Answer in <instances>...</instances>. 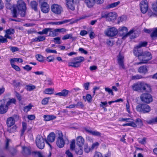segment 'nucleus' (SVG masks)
<instances>
[{"label": "nucleus", "mask_w": 157, "mask_h": 157, "mask_svg": "<svg viewBox=\"0 0 157 157\" xmlns=\"http://www.w3.org/2000/svg\"><path fill=\"white\" fill-rule=\"evenodd\" d=\"M72 38V35L71 34H66L63 36L62 37L63 40H66L68 39H71Z\"/></svg>", "instance_id": "52"}, {"label": "nucleus", "mask_w": 157, "mask_h": 157, "mask_svg": "<svg viewBox=\"0 0 157 157\" xmlns=\"http://www.w3.org/2000/svg\"><path fill=\"white\" fill-rule=\"evenodd\" d=\"M140 9L141 12L143 13H146L148 9L147 1V0H143L140 3Z\"/></svg>", "instance_id": "16"}, {"label": "nucleus", "mask_w": 157, "mask_h": 157, "mask_svg": "<svg viewBox=\"0 0 157 157\" xmlns=\"http://www.w3.org/2000/svg\"><path fill=\"white\" fill-rule=\"evenodd\" d=\"M51 30L50 28H46L43 29L42 31L37 32V33L39 35L47 34Z\"/></svg>", "instance_id": "36"}, {"label": "nucleus", "mask_w": 157, "mask_h": 157, "mask_svg": "<svg viewBox=\"0 0 157 157\" xmlns=\"http://www.w3.org/2000/svg\"><path fill=\"white\" fill-rule=\"evenodd\" d=\"M38 3L35 1H32L30 2V6L32 9L35 11H38Z\"/></svg>", "instance_id": "30"}, {"label": "nucleus", "mask_w": 157, "mask_h": 157, "mask_svg": "<svg viewBox=\"0 0 157 157\" xmlns=\"http://www.w3.org/2000/svg\"><path fill=\"white\" fill-rule=\"evenodd\" d=\"M132 88L134 91H143L147 93H150L151 91V86L142 82L133 84L132 86Z\"/></svg>", "instance_id": "1"}, {"label": "nucleus", "mask_w": 157, "mask_h": 157, "mask_svg": "<svg viewBox=\"0 0 157 157\" xmlns=\"http://www.w3.org/2000/svg\"><path fill=\"white\" fill-rule=\"evenodd\" d=\"M10 63L11 67L17 71H21V68L18 66L15 65L14 63L10 62Z\"/></svg>", "instance_id": "44"}, {"label": "nucleus", "mask_w": 157, "mask_h": 157, "mask_svg": "<svg viewBox=\"0 0 157 157\" xmlns=\"http://www.w3.org/2000/svg\"><path fill=\"white\" fill-rule=\"evenodd\" d=\"M71 20L69 19L65 20L62 21L56 22L55 24L56 25H61L69 22Z\"/></svg>", "instance_id": "53"}, {"label": "nucleus", "mask_w": 157, "mask_h": 157, "mask_svg": "<svg viewBox=\"0 0 157 157\" xmlns=\"http://www.w3.org/2000/svg\"><path fill=\"white\" fill-rule=\"evenodd\" d=\"M41 11L44 13H47L50 10L49 6L47 2L43 3L40 4Z\"/></svg>", "instance_id": "21"}, {"label": "nucleus", "mask_w": 157, "mask_h": 157, "mask_svg": "<svg viewBox=\"0 0 157 157\" xmlns=\"http://www.w3.org/2000/svg\"><path fill=\"white\" fill-rule=\"evenodd\" d=\"M75 105H76V108L78 107L82 108L84 107V105L83 104L82 102L81 101H78L77 103Z\"/></svg>", "instance_id": "61"}, {"label": "nucleus", "mask_w": 157, "mask_h": 157, "mask_svg": "<svg viewBox=\"0 0 157 157\" xmlns=\"http://www.w3.org/2000/svg\"><path fill=\"white\" fill-rule=\"evenodd\" d=\"M76 142L77 146H83L85 143V140L81 136H78L76 138Z\"/></svg>", "instance_id": "22"}, {"label": "nucleus", "mask_w": 157, "mask_h": 157, "mask_svg": "<svg viewBox=\"0 0 157 157\" xmlns=\"http://www.w3.org/2000/svg\"><path fill=\"white\" fill-rule=\"evenodd\" d=\"M132 120H129V121L128 122V123L124 124H122V126L124 127L126 126H129L132 127H135L136 126L135 124H134L133 122H132Z\"/></svg>", "instance_id": "46"}, {"label": "nucleus", "mask_w": 157, "mask_h": 157, "mask_svg": "<svg viewBox=\"0 0 157 157\" xmlns=\"http://www.w3.org/2000/svg\"><path fill=\"white\" fill-rule=\"evenodd\" d=\"M118 33L117 29L115 27H112L107 29L105 32L106 35L109 37L115 36Z\"/></svg>", "instance_id": "11"}, {"label": "nucleus", "mask_w": 157, "mask_h": 157, "mask_svg": "<svg viewBox=\"0 0 157 157\" xmlns=\"http://www.w3.org/2000/svg\"><path fill=\"white\" fill-rule=\"evenodd\" d=\"M120 3V1H117L116 2L109 4L106 6L107 8L110 9L115 7L119 5Z\"/></svg>", "instance_id": "34"}, {"label": "nucleus", "mask_w": 157, "mask_h": 157, "mask_svg": "<svg viewBox=\"0 0 157 157\" xmlns=\"http://www.w3.org/2000/svg\"><path fill=\"white\" fill-rule=\"evenodd\" d=\"M65 153L66 155V157H74L73 154L69 149L66 150Z\"/></svg>", "instance_id": "54"}, {"label": "nucleus", "mask_w": 157, "mask_h": 157, "mask_svg": "<svg viewBox=\"0 0 157 157\" xmlns=\"http://www.w3.org/2000/svg\"><path fill=\"white\" fill-rule=\"evenodd\" d=\"M58 137L56 138V144L59 148H62L64 147L65 141L63 138V135L62 131H59L57 133Z\"/></svg>", "instance_id": "6"}, {"label": "nucleus", "mask_w": 157, "mask_h": 157, "mask_svg": "<svg viewBox=\"0 0 157 157\" xmlns=\"http://www.w3.org/2000/svg\"><path fill=\"white\" fill-rule=\"evenodd\" d=\"M45 51L48 53H53L56 54L57 53V52L56 50L51 49L49 48H47L45 49Z\"/></svg>", "instance_id": "56"}, {"label": "nucleus", "mask_w": 157, "mask_h": 157, "mask_svg": "<svg viewBox=\"0 0 157 157\" xmlns=\"http://www.w3.org/2000/svg\"><path fill=\"white\" fill-rule=\"evenodd\" d=\"M12 82L13 86L15 88H17L22 85L20 82H17L15 80H13Z\"/></svg>", "instance_id": "47"}, {"label": "nucleus", "mask_w": 157, "mask_h": 157, "mask_svg": "<svg viewBox=\"0 0 157 157\" xmlns=\"http://www.w3.org/2000/svg\"><path fill=\"white\" fill-rule=\"evenodd\" d=\"M17 9L16 6L15 4L13 5V8L11 10V13L13 17L17 18L18 15Z\"/></svg>", "instance_id": "24"}, {"label": "nucleus", "mask_w": 157, "mask_h": 157, "mask_svg": "<svg viewBox=\"0 0 157 157\" xmlns=\"http://www.w3.org/2000/svg\"><path fill=\"white\" fill-rule=\"evenodd\" d=\"M56 138V134L54 132L50 133L48 136L47 139H45V141L46 143L52 148V147L50 143L53 142Z\"/></svg>", "instance_id": "15"}, {"label": "nucleus", "mask_w": 157, "mask_h": 157, "mask_svg": "<svg viewBox=\"0 0 157 157\" xmlns=\"http://www.w3.org/2000/svg\"><path fill=\"white\" fill-rule=\"evenodd\" d=\"M32 153L30 147H27L25 146L22 147L21 153L24 156L27 157L31 155Z\"/></svg>", "instance_id": "17"}, {"label": "nucleus", "mask_w": 157, "mask_h": 157, "mask_svg": "<svg viewBox=\"0 0 157 157\" xmlns=\"http://www.w3.org/2000/svg\"><path fill=\"white\" fill-rule=\"evenodd\" d=\"M140 98L142 102L147 104H149L153 101L152 95L147 93L142 94L140 96Z\"/></svg>", "instance_id": "7"}, {"label": "nucleus", "mask_w": 157, "mask_h": 157, "mask_svg": "<svg viewBox=\"0 0 157 157\" xmlns=\"http://www.w3.org/2000/svg\"><path fill=\"white\" fill-rule=\"evenodd\" d=\"M136 109L138 112L146 113L150 111L151 108L149 105L142 103L138 105L136 107Z\"/></svg>", "instance_id": "5"}, {"label": "nucleus", "mask_w": 157, "mask_h": 157, "mask_svg": "<svg viewBox=\"0 0 157 157\" xmlns=\"http://www.w3.org/2000/svg\"><path fill=\"white\" fill-rule=\"evenodd\" d=\"M52 11L56 15H60L63 11L61 6L57 4L52 5L51 7Z\"/></svg>", "instance_id": "9"}, {"label": "nucleus", "mask_w": 157, "mask_h": 157, "mask_svg": "<svg viewBox=\"0 0 157 157\" xmlns=\"http://www.w3.org/2000/svg\"><path fill=\"white\" fill-rule=\"evenodd\" d=\"M74 150L75 154L77 155H82L83 154V146H77Z\"/></svg>", "instance_id": "27"}, {"label": "nucleus", "mask_w": 157, "mask_h": 157, "mask_svg": "<svg viewBox=\"0 0 157 157\" xmlns=\"http://www.w3.org/2000/svg\"><path fill=\"white\" fill-rule=\"evenodd\" d=\"M99 143L98 142H96L93 143L91 147V149H97L99 146Z\"/></svg>", "instance_id": "49"}, {"label": "nucleus", "mask_w": 157, "mask_h": 157, "mask_svg": "<svg viewBox=\"0 0 157 157\" xmlns=\"http://www.w3.org/2000/svg\"><path fill=\"white\" fill-rule=\"evenodd\" d=\"M150 36L153 40L157 38V28H154L152 29Z\"/></svg>", "instance_id": "31"}, {"label": "nucleus", "mask_w": 157, "mask_h": 157, "mask_svg": "<svg viewBox=\"0 0 157 157\" xmlns=\"http://www.w3.org/2000/svg\"><path fill=\"white\" fill-rule=\"evenodd\" d=\"M91 149V148L89 147L88 144L85 145L84 146V151L85 153H88L90 152Z\"/></svg>", "instance_id": "57"}, {"label": "nucleus", "mask_w": 157, "mask_h": 157, "mask_svg": "<svg viewBox=\"0 0 157 157\" xmlns=\"http://www.w3.org/2000/svg\"><path fill=\"white\" fill-rule=\"evenodd\" d=\"M50 98H44L41 101V104L43 105H47L49 101V100Z\"/></svg>", "instance_id": "50"}, {"label": "nucleus", "mask_w": 157, "mask_h": 157, "mask_svg": "<svg viewBox=\"0 0 157 157\" xmlns=\"http://www.w3.org/2000/svg\"><path fill=\"white\" fill-rule=\"evenodd\" d=\"M93 157H103V156L101 152L96 151Z\"/></svg>", "instance_id": "64"}, {"label": "nucleus", "mask_w": 157, "mask_h": 157, "mask_svg": "<svg viewBox=\"0 0 157 157\" xmlns=\"http://www.w3.org/2000/svg\"><path fill=\"white\" fill-rule=\"evenodd\" d=\"M36 88L35 85L31 84L30 85H27L26 86L25 88L27 91H31L35 89Z\"/></svg>", "instance_id": "45"}, {"label": "nucleus", "mask_w": 157, "mask_h": 157, "mask_svg": "<svg viewBox=\"0 0 157 157\" xmlns=\"http://www.w3.org/2000/svg\"><path fill=\"white\" fill-rule=\"evenodd\" d=\"M75 147V140L74 139H72L70 144V149L71 151H74Z\"/></svg>", "instance_id": "42"}, {"label": "nucleus", "mask_w": 157, "mask_h": 157, "mask_svg": "<svg viewBox=\"0 0 157 157\" xmlns=\"http://www.w3.org/2000/svg\"><path fill=\"white\" fill-rule=\"evenodd\" d=\"M6 8L9 10H11L13 8V5L9 2H7V3L5 4Z\"/></svg>", "instance_id": "59"}, {"label": "nucleus", "mask_w": 157, "mask_h": 157, "mask_svg": "<svg viewBox=\"0 0 157 157\" xmlns=\"http://www.w3.org/2000/svg\"><path fill=\"white\" fill-rule=\"evenodd\" d=\"M22 128L21 130V135L22 136L24 134L27 128V124L25 122H22Z\"/></svg>", "instance_id": "32"}, {"label": "nucleus", "mask_w": 157, "mask_h": 157, "mask_svg": "<svg viewBox=\"0 0 157 157\" xmlns=\"http://www.w3.org/2000/svg\"><path fill=\"white\" fill-rule=\"evenodd\" d=\"M16 96L19 101H21L22 97L21 94L17 92H16Z\"/></svg>", "instance_id": "63"}, {"label": "nucleus", "mask_w": 157, "mask_h": 157, "mask_svg": "<svg viewBox=\"0 0 157 157\" xmlns=\"http://www.w3.org/2000/svg\"><path fill=\"white\" fill-rule=\"evenodd\" d=\"M54 92V89L52 88L45 89L44 93V94H52Z\"/></svg>", "instance_id": "33"}, {"label": "nucleus", "mask_w": 157, "mask_h": 157, "mask_svg": "<svg viewBox=\"0 0 157 157\" xmlns=\"http://www.w3.org/2000/svg\"><path fill=\"white\" fill-rule=\"evenodd\" d=\"M15 123L14 118L12 117L8 118L6 121V124L8 127H10L14 124Z\"/></svg>", "instance_id": "26"}, {"label": "nucleus", "mask_w": 157, "mask_h": 157, "mask_svg": "<svg viewBox=\"0 0 157 157\" xmlns=\"http://www.w3.org/2000/svg\"><path fill=\"white\" fill-rule=\"evenodd\" d=\"M9 107L6 104L5 99L0 100V114H4L6 113Z\"/></svg>", "instance_id": "10"}, {"label": "nucleus", "mask_w": 157, "mask_h": 157, "mask_svg": "<svg viewBox=\"0 0 157 157\" xmlns=\"http://www.w3.org/2000/svg\"><path fill=\"white\" fill-rule=\"evenodd\" d=\"M5 34L4 37L8 39L12 40V37L10 35H14L15 33V30L13 28H9L5 30Z\"/></svg>", "instance_id": "20"}, {"label": "nucleus", "mask_w": 157, "mask_h": 157, "mask_svg": "<svg viewBox=\"0 0 157 157\" xmlns=\"http://www.w3.org/2000/svg\"><path fill=\"white\" fill-rule=\"evenodd\" d=\"M117 61L119 65L120 69H126L124 64V56L120 52L117 56Z\"/></svg>", "instance_id": "8"}, {"label": "nucleus", "mask_w": 157, "mask_h": 157, "mask_svg": "<svg viewBox=\"0 0 157 157\" xmlns=\"http://www.w3.org/2000/svg\"><path fill=\"white\" fill-rule=\"evenodd\" d=\"M33 106L31 103L29 104L28 105L23 107V110L25 112L27 113L30 111Z\"/></svg>", "instance_id": "39"}, {"label": "nucleus", "mask_w": 157, "mask_h": 157, "mask_svg": "<svg viewBox=\"0 0 157 157\" xmlns=\"http://www.w3.org/2000/svg\"><path fill=\"white\" fill-rule=\"evenodd\" d=\"M148 44V43L146 41H141L138 44L135 46L133 50V53L135 54L136 53H138L142 51L141 50L139 49L142 47H146Z\"/></svg>", "instance_id": "13"}, {"label": "nucleus", "mask_w": 157, "mask_h": 157, "mask_svg": "<svg viewBox=\"0 0 157 157\" xmlns=\"http://www.w3.org/2000/svg\"><path fill=\"white\" fill-rule=\"evenodd\" d=\"M146 122L148 124H156L157 123V116L150 120L146 121Z\"/></svg>", "instance_id": "37"}, {"label": "nucleus", "mask_w": 157, "mask_h": 157, "mask_svg": "<svg viewBox=\"0 0 157 157\" xmlns=\"http://www.w3.org/2000/svg\"><path fill=\"white\" fill-rule=\"evenodd\" d=\"M79 0H66V4L67 7L70 9L74 10L75 9L74 3L78 2Z\"/></svg>", "instance_id": "19"}, {"label": "nucleus", "mask_w": 157, "mask_h": 157, "mask_svg": "<svg viewBox=\"0 0 157 157\" xmlns=\"http://www.w3.org/2000/svg\"><path fill=\"white\" fill-rule=\"evenodd\" d=\"M10 62L14 63L15 62L18 63H22L23 62V60L20 58H11L10 60Z\"/></svg>", "instance_id": "40"}, {"label": "nucleus", "mask_w": 157, "mask_h": 157, "mask_svg": "<svg viewBox=\"0 0 157 157\" xmlns=\"http://www.w3.org/2000/svg\"><path fill=\"white\" fill-rule=\"evenodd\" d=\"M132 122H133L136 125L135 127H132L134 128H136V127L140 128L143 125V121L139 118H136V119L135 121H134V120L132 119Z\"/></svg>", "instance_id": "23"}, {"label": "nucleus", "mask_w": 157, "mask_h": 157, "mask_svg": "<svg viewBox=\"0 0 157 157\" xmlns=\"http://www.w3.org/2000/svg\"><path fill=\"white\" fill-rule=\"evenodd\" d=\"M49 33L48 35V36H57L56 34V32L55 31V30H54V31H52V29L51 28V30L49 31Z\"/></svg>", "instance_id": "60"}, {"label": "nucleus", "mask_w": 157, "mask_h": 157, "mask_svg": "<svg viewBox=\"0 0 157 157\" xmlns=\"http://www.w3.org/2000/svg\"><path fill=\"white\" fill-rule=\"evenodd\" d=\"M44 120L46 121H49L56 118V116L53 115H45L43 116Z\"/></svg>", "instance_id": "29"}, {"label": "nucleus", "mask_w": 157, "mask_h": 157, "mask_svg": "<svg viewBox=\"0 0 157 157\" xmlns=\"http://www.w3.org/2000/svg\"><path fill=\"white\" fill-rule=\"evenodd\" d=\"M138 71L140 73L145 74L147 73L148 70L147 67L145 65L141 66L138 69Z\"/></svg>", "instance_id": "28"}, {"label": "nucleus", "mask_w": 157, "mask_h": 157, "mask_svg": "<svg viewBox=\"0 0 157 157\" xmlns=\"http://www.w3.org/2000/svg\"><path fill=\"white\" fill-rule=\"evenodd\" d=\"M123 101V100L121 98H120L119 99H118L117 100H116L115 101H109L108 102V103L109 105H111L112 103H115V102H122Z\"/></svg>", "instance_id": "58"}, {"label": "nucleus", "mask_w": 157, "mask_h": 157, "mask_svg": "<svg viewBox=\"0 0 157 157\" xmlns=\"http://www.w3.org/2000/svg\"><path fill=\"white\" fill-rule=\"evenodd\" d=\"M45 140L42 136L37 137L36 140V144L37 147L40 149H43L45 146Z\"/></svg>", "instance_id": "14"}, {"label": "nucleus", "mask_w": 157, "mask_h": 157, "mask_svg": "<svg viewBox=\"0 0 157 157\" xmlns=\"http://www.w3.org/2000/svg\"><path fill=\"white\" fill-rule=\"evenodd\" d=\"M101 104H100V107H102L103 109H105V107L108 106L107 103L106 101H101Z\"/></svg>", "instance_id": "62"}, {"label": "nucleus", "mask_w": 157, "mask_h": 157, "mask_svg": "<svg viewBox=\"0 0 157 157\" xmlns=\"http://www.w3.org/2000/svg\"><path fill=\"white\" fill-rule=\"evenodd\" d=\"M20 14L21 17H25L26 15V4L22 0H18L16 5Z\"/></svg>", "instance_id": "3"}, {"label": "nucleus", "mask_w": 157, "mask_h": 157, "mask_svg": "<svg viewBox=\"0 0 157 157\" xmlns=\"http://www.w3.org/2000/svg\"><path fill=\"white\" fill-rule=\"evenodd\" d=\"M143 78L142 76L141 75L137 74L136 75L132 76L131 77V80H137L141 79Z\"/></svg>", "instance_id": "41"}, {"label": "nucleus", "mask_w": 157, "mask_h": 157, "mask_svg": "<svg viewBox=\"0 0 157 157\" xmlns=\"http://www.w3.org/2000/svg\"><path fill=\"white\" fill-rule=\"evenodd\" d=\"M152 9L154 11L157 12V2L154 3L152 5ZM155 15L157 17V14L154 13Z\"/></svg>", "instance_id": "51"}, {"label": "nucleus", "mask_w": 157, "mask_h": 157, "mask_svg": "<svg viewBox=\"0 0 157 157\" xmlns=\"http://www.w3.org/2000/svg\"><path fill=\"white\" fill-rule=\"evenodd\" d=\"M85 60L84 58L82 56H78L73 58V62L68 63L69 67H80L81 62Z\"/></svg>", "instance_id": "4"}, {"label": "nucleus", "mask_w": 157, "mask_h": 157, "mask_svg": "<svg viewBox=\"0 0 157 157\" xmlns=\"http://www.w3.org/2000/svg\"><path fill=\"white\" fill-rule=\"evenodd\" d=\"M12 126V127H8L7 128V131L10 133L15 132L17 128V127L16 125H14Z\"/></svg>", "instance_id": "38"}, {"label": "nucleus", "mask_w": 157, "mask_h": 157, "mask_svg": "<svg viewBox=\"0 0 157 157\" xmlns=\"http://www.w3.org/2000/svg\"><path fill=\"white\" fill-rule=\"evenodd\" d=\"M69 92V90L66 89H63L61 92L56 93L55 95L59 96L60 97H66L67 96Z\"/></svg>", "instance_id": "25"}, {"label": "nucleus", "mask_w": 157, "mask_h": 157, "mask_svg": "<svg viewBox=\"0 0 157 157\" xmlns=\"http://www.w3.org/2000/svg\"><path fill=\"white\" fill-rule=\"evenodd\" d=\"M7 39L8 38H5L3 36L0 35V42L2 43H7L8 42Z\"/></svg>", "instance_id": "55"}, {"label": "nucleus", "mask_w": 157, "mask_h": 157, "mask_svg": "<svg viewBox=\"0 0 157 157\" xmlns=\"http://www.w3.org/2000/svg\"><path fill=\"white\" fill-rule=\"evenodd\" d=\"M16 100L14 98H12L10 99L6 103V104L9 107V106H10L12 104H16Z\"/></svg>", "instance_id": "43"}, {"label": "nucleus", "mask_w": 157, "mask_h": 157, "mask_svg": "<svg viewBox=\"0 0 157 157\" xmlns=\"http://www.w3.org/2000/svg\"><path fill=\"white\" fill-rule=\"evenodd\" d=\"M36 59L39 62H42L44 61V57L40 54H37L36 56Z\"/></svg>", "instance_id": "48"}, {"label": "nucleus", "mask_w": 157, "mask_h": 157, "mask_svg": "<svg viewBox=\"0 0 157 157\" xmlns=\"http://www.w3.org/2000/svg\"><path fill=\"white\" fill-rule=\"evenodd\" d=\"M82 98L85 101L87 100L89 103H91L92 101V97L91 95L89 94H87L86 96H83Z\"/></svg>", "instance_id": "35"}, {"label": "nucleus", "mask_w": 157, "mask_h": 157, "mask_svg": "<svg viewBox=\"0 0 157 157\" xmlns=\"http://www.w3.org/2000/svg\"><path fill=\"white\" fill-rule=\"evenodd\" d=\"M117 15L115 12H111L107 14H102L101 18L108 19L111 21H113L116 19Z\"/></svg>", "instance_id": "12"}, {"label": "nucleus", "mask_w": 157, "mask_h": 157, "mask_svg": "<svg viewBox=\"0 0 157 157\" xmlns=\"http://www.w3.org/2000/svg\"><path fill=\"white\" fill-rule=\"evenodd\" d=\"M134 55L136 56L140 57V59H142L143 61H144L146 63H148V61L151 60L152 58L151 54L150 52L147 51L138 52V53L134 54Z\"/></svg>", "instance_id": "2"}, {"label": "nucleus", "mask_w": 157, "mask_h": 157, "mask_svg": "<svg viewBox=\"0 0 157 157\" xmlns=\"http://www.w3.org/2000/svg\"><path fill=\"white\" fill-rule=\"evenodd\" d=\"M84 129L86 132L93 136L100 137L101 136V134L100 132L97 131H93L90 127H84Z\"/></svg>", "instance_id": "18"}]
</instances>
